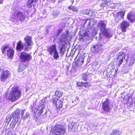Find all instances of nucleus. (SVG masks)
Returning a JSON list of instances; mask_svg holds the SVG:
<instances>
[{
	"instance_id": "35",
	"label": "nucleus",
	"mask_w": 135,
	"mask_h": 135,
	"mask_svg": "<svg viewBox=\"0 0 135 135\" xmlns=\"http://www.w3.org/2000/svg\"><path fill=\"white\" fill-rule=\"evenodd\" d=\"M19 71H22L25 69V67H24V65H20L19 66Z\"/></svg>"
},
{
	"instance_id": "1",
	"label": "nucleus",
	"mask_w": 135,
	"mask_h": 135,
	"mask_svg": "<svg viewBox=\"0 0 135 135\" xmlns=\"http://www.w3.org/2000/svg\"><path fill=\"white\" fill-rule=\"evenodd\" d=\"M107 21L104 20L100 21L98 25V27L100 29V32L98 37H96L97 40H99L102 39L104 36L107 37H111L112 34L109 29L106 28Z\"/></svg>"
},
{
	"instance_id": "2",
	"label": "nucleus",
	"mask_w": 135,
	"mask_h": 135,
	"mask_svg": "<svg viewBox=\"0 0 135 135\" xmlns=\"http://www.w3.org/2000/svg\"><path fill=\"white\" fill-rule=\"evenodd\" d=\"M21 95L19 88L16 86H13L11 89L9 99L12 102H14L20 98Z\"/></svg>"
},
{
	"instance_id": "8",
	"label": "nucleus",
	"mask_w": 135,
	"mask_h": 135,
	"mask_svg": "<svg viewBox=\"0 0 135 135\" xmlns=\"http://www.w3.org/2000/svg\"><path fill=\"white\" fill-rule=\"evenodd\" d=\"M15 15L16 16L17 18L18 19V22L20 23V22L22 23V22L24 21L25 16L23 14V13L19 11H16L15 12Z\"/></svg>"
},
{
	"instance_id": "25",
	"label": "nucleus",
	"mask_w": 135,
	"mask_h": 135,
	"mask_svg": "<svg viewBox=\"0 0 135 135\" xmlns=\"http://www.w3.org/2000/svg\"><path fill=\"white\" fill-rule=\"evenodd\" d=\"M127 18L131 22H132L133 21L134 19L133 16L132 12L131 11L129 12L127 15Z\"/></svg>"
},
{
	"instance_id": "19",
	"label": "nucleus",
	"mask_w": 135,
	"mask_h": 135,
	"mask_svg": "<svg viewBox=\"0 0 135 135\" xmlns=\"http://www.w3.org/2000/svg\"><path fill=\"white\" fill-rule=\"evenodd\" d=\"M24 47V44L21 41H19L17 44L16 50L18 51H21L23 49Z\"/></svg>"
},
{
	"instance_id": "9",
	"label": "nucleus",
	"mask_w": 135,
	"mask_h": 135,
	"mask_svg": "<svg viewBox=\"0 0 135 135\" xmlns=\"http://www.w3.org/2000/svg\"><path fill=\"white\" fill-rule=\"evenodd\" d=\"M102 109L104 111L106 112H108L110 111L111 108L108 99H107L103 103Z\"/></svg>"
},
{
	"instance_id": "37",
	"label": "nucleus",
	"mask_w": 135,
	"mask_h": 135,
	"mask_svg": "<svg viewBox=\"0 0 135 135\" xmlns=\"http://www.w3.org/2000/svg\"><path fill=\"white\" fill-rule=\"evenodd\" d=\"M83 82H78L76 83V84L78 86H83Z\"/></svg>"
},
{
	"instance_id": "23",
	"label": "nucleus",
	"mask_w": 135,
	"mask_h": 135,
	"mask_svg": "<svg viewBox=\"0 0 135 135\" xmlns=\"http://www.w3.org/2000/svg\"><path fill=\"white\" fill-rule=\"evenodd\" d=\"M14 51L11 49H8L7 52V55L9 58H11L13 57L14 54Z\"/></svg>"
},
{
	"instance_id": "10",
	"label": "nucleus",
	"mask_w": 135,
	"mask_h": 135,
	"mask_svg": "<svg viewBox=\"0 0 135 135\" xmlns=\"http://www.w3.org/2000/svg\"><path fill=\"white\" fill-rule=\"evenodd\" d=\"M102 46L100 44H98L96 45H94L91 48V52L94 53H97L101 50Z\"/></svg>"
},
{
	"instance_id": "12",
	"label": "nucleus",
	"mask_w": 135,
	"mask_h": 135,
	"mask_svg": "<svg viewBox=\"0 0 135 135\" xmlns=\"http://www.w3.org/2000/svg\"><path fill=\"white\" fill-rule=\"evenodd\" d=\"M53 102L55 105L57 109L62 107L63 103L61 100L55 98L53 99Z\"/></svg>"
},
{
	"instance_id": "38",
	"label": "nucleus",
	"mask_w": 135,
	"mask_h": 135,
	"mask_svg": "<svg viewBox=\"0 0 135 135\" xmlns=\"http://www.w3.org/2000/svg\"><path fill=\"white\" fill-rule=\"evenodd\" d=\"M12 117H9L7 119V118H6V123L8 122V124L9 123V121L11 120V119H12Z\"/></svg>"
},
{
	"instance_id": "31",
	"label": "nucleus",
	"mask_w": 135,
	"mask_h": 135,
	"mask_svg": "<svg viewBox=\"0 0 135 135\" xmlns=\"http://www.w3.org/2000/svg\"><path fill=\"white\" fill-rule=\"evenodd\" d=\"M88 75L86 74H83L81 75V78L83 80L86 81Z\"/></svg>"
},
{
	"instance_id": "30",
	"label": "nucleus",
	"mask_w": 135,
	"mask_h": 135,
	"mask_svg": "<svg viewBox=\"0 0 135 135\" xmlns=\"http://www.w3.org/2000/svg\"><path fill=\"white\" fill-rule=\"evenodd\" d=\"M9 49L8 48V46H4L3 48L2 49V52H3V54L4 53L5 54V52L7 51V50Z\"/></svg>"
},
{
	"instance_id": "33",
	"label": "nucleus",
	"mask_w": 135,
	"mask_h": 135,
	"mask_svg": "<svg viewBox=\"0 0 135 135\" xmlns=\"http://www.w3.org/2000/svg\"><path fill=\"white\" fill-rule=\"evenodd\" d=\"M59 13L60 12L58 11H54L52 13L53 15L55 17H57L58 16Z\"/></svg>"
},
{
	"instance_id": "6",
	"label": "nucleus",
	"mask_w": 135,
	"mask_h": 135,
	"mask_svg": "<svg viewBox=\"0 0 135 135\" xmlns=\"http://www.w3.org/2000/svg\"><path fill=\"white\" fill-rule=\"evenodd\" d=\"M128 55H124L123 52H120L117 54L115 58L117 61L118 62V66H120L123 61V59L126 62L128 59Z\"/></svg>"
},
{
	"instance_id": "27",
	"label": "nucleus",
	"mask_w": 135,
	"mask_h": 135,
	"mask_svg": "<svg viewBox=\"0 0 135 135\" xmlns=\"http://www.w3.org/2000/svg\"><path fill=\"white\" fill-rule=\"evenodd\" d=\"M24 114V110H22L21 113V116L22 118L23 119L26 118L29 115V114L27 112L26 113L25 115Z\"/></svg>"
},
{
	"instance_id": "14",
	"label": "nucleus",
	"mask_w": 135,
	"mask_h": 135,
	"mask_svg": "<svg viewBox=\"0 0 135 135\" xmlns=\"http://www.w3.org/2000/svg\"><path fill=\"white\" fill-rule=\"evenodd\" d=\"M10 73L8 70H3L1 74V81H5L7 78Z\"/></svg>"
},
{
	"instance_id": "40",
	"label": "nucleus",
	"mask_w": 135,
	"mask_h": 135,
	"mask_svg": "<svg viewBox=\"0 0 135 135\" xmlns=\"http://www.w3.org/2000/svg\"><path fill=\"white\" fill-rule=\"evenodd\" d=\"M8 135H16L14 133L13 134L12 132L11 131L10 132H8Z\"/></svg>"
},
{
	"instance_id": "45",
	"label": "nucleus",
	"mask_w": 135,
	"mask_h": 135,
	"mask_svg": "<svg viewBox=\"0 0 135 135\" xmlns=\"http://www.w3.org/2000/svg\"><path fill=\"white\" fill-rule=\"evenodd\" d=\"M2 97V95L1 94H0V98Z\"/></svg>"
},
{
	"instance_id": "36",
	"label": "nucleus",
	"mask_w": 135,
	"mask_h": 135,
	"mask_svg": "<svg viewBox=\"0 0 135 135\" xmlns=\"http://www.w3.org/2000/svg\"><path fill=\"white\" fill-rule=\"evenodd\" d=\"M65 52V50L63 47H61L60 49V53L62 55H63Z\"/></svg>"
},
{
	"instance_id": "13",
	"label": "nucleus",
	"mask_w": 135,
	"mask_h": 135,
	"mask_svg": "<svg viewBox=\"0 0 135 135\" xmlns=\"http://www.w3.org/2000/svg\"><path fill=\"white\" fill-rule=\"evenodd\" d=\"M129 23L126 21H123L121 23L120 27L122 31H126V28L129 26Z\"/></svg>"
},
{
	"instance_id": "3",
	"label": "nucleus",
	"mask_w": 135,
	"mask_h": 135,
	"mask_svg": "<svg viewBox=\"0 0 135 135\" xmlns=\"http://www.w3.org/2000/svg\"><path fill=\"white\" fill-rule=\"evenodd\" d=\"M52 131L55 135H64L66 133V128L62 125L58 124L53 127Z\"/></svg>"
},
{
	"instance_id": "22",
	"label": "nucleus",
	"mask_w": 135,
	"mask_h": 135,
	"mask_svg": "<svg viewBox=\"0 0 135 135\" xmlns=\"http://www.w3.org/2000/svg\"><path fill=\"white\" fill-rule=\"evenodd\" d=\"M11 14L9 18L10 20L12 22H16L18 24L19 23L18 22V19L17 18L16 15L13 14V13Z\"/></svg>"
},
{
	"instance_id": "28",
	"label": "nucleus",
	"mask_w": 135,
	"mask_h": 135,
	"mask_svg": "<svg viewBox=\"0 0 135 135\" xmlns=\"http://www.w3.org/2000/svg\"><path fill=\"white\" fill-rule=\"evenodd\" d=\"M130 61L129 62V66H132L134 63L135 59L133 57H132L130 59Z\"/></svg>"
},
{
	"instance_id": "29",
	"label": "nucleus",
	"mask_w": 135,
	"mask_h": 135,
	"mask_svg": "<svg viewBox=\"0 0 135 135\" xmlns=\"http://www.w3.org/2000/svg\"><path fill=\"white\" fill-rule=\"evenodd\" d=\"M55 94L56 96L59 97H60L62 96L63 93L61 91H57L55 92Z\"/></svg>"
},
{
	"instance_id": "26",
	"label": "nucleus",
	"mask_w": 135,
	"mask_h": 135,
	"mask_svg": "<svg viewBox=\"0 0 135 135\" xmlns=\"http://www.w3.org/2000/svg\"><path fill=\"white\" fill-rule=\"evenodd\" d=\"M122 131L115 129L113 130L110 135H120L122 133Z\"/></svg>"
},
{
	"instance_id": "24",
	"label": "nucleus",
	"mask_w": 135,
	"mask_h": 135,
	"mask_svg": "<svg viewBox=\"0 0 135 135\" xmlns=\"http://www.w3.org/2000/svg\"><path fill=\"white\" fill-rule=\"evenodd\" d=\"M83 11L84 14L90 16H93L94 15V12L92 10L87 9L86 10H84Z\"/></svg>"
},
{
	"instance_id": "39",
	"label": "nucleus",
	"mask_w": 135,
	"mask_h": 135,
	"mask_svg": "<svg viewBox=\"0 0 135 135\" xmlns=\"http://www.w3.org/2000/svg\"><path fill=\"white\" fill-rule=\"evenodd\" d=\"M84 35L85 36H89V34L88 32H85L84 33Z\"/></svg>"
},
{
	"instance_id": "42",
	"label": "nucleus",
	"mask_w": 135,
	"mask_h": 135,
	"mask_svg": "<svg viewBox=\"0 0 135 135\" xmlns=\"http://www.w3.org/2000/svg\"><path fill=\"white\" fill-rule=\"evenodd\" d=\"M24 50L25 51H28L29 50V47L28 46H27L25 47V48Z\"/></svg>"
},
{
	"instance_id": "17",
	"label": "nucleus",
	"mask_w": 135,
	"mask_h": 135,
	"mask_svg": "<svg viewBox=\"0 0 135 135\" xmlns=\"http://www.w3.org/2000/svg\"><path fill=\"white\" fill-rule=\"evenodd\" d=\"M85 57L84 56H80L77 60L75 61V64L78 66H80L84 62Z\"/></svg>"
},
{
	"instance_id": "34",
	"label": "nucleus",
	"mask_w": 135,
	"mask_h": 135,
	"mask_svg": "<svg viewBox=\"0 0 135 135\" xmlns=\"http://www.w3.org/2000/svg\"><path fill=\"white\" fill-rule=\"evenodd\" d=\"M69 8L72 10L74 12H77L78 11V9H77L76 7L73 6H71L69 7Z\"/></svg>"
},
{
	"instance_id": "7",
	"label": "nucleus",
	"mask_w": 135,
	"mask_h": 135,
	"mask_svg": "<svg viewBox=\"0 0 135 135\" xmlns=\"http://www.w3.org/2000/svg\"><path fill=\"white\" fill-rule=\"evenodd\" d=\"M32 58L30 54L25 52H22L20 54V60L21 62L29 61Z\"/></svg>"
},
{
	"instance_id": "4",
	"label": "nucleus",
	"mask_w": 135,
	"mask_h": 135,
	"mask_svg": "<svg viewBox=\"0 0 135 135\" xmlns=\"http://www.w3.org/2000/svg\"><path fill=\"white\" fill-rule=\"evenodd\" d=\"M47 51L49 54L53 56L55 60H57L59 57V52L57 51L55 45H52L48 47Z\"/></svg>"
},
{
	"instance_id": "15",
	"label": "nucleus",
	"mask_w": 135,
	"mask_h": 135,
	"mask_svg": "<svg viewBox=\"0 0 135 135\" xmlns=\"http://www.w3.org/2000/svg\"><path fill=\"white\" fill-rule=\"evenodd\" d=\"M69 31L66 30L65 32L64 33L60 39V41L61 42L67 41L69 38Z\"/></svg>"
},
{
	"instance_id": "46",
	"label": "nucleus",
	"mask_w": 135,
	"mask_h": 135,
	"mask_svg": "<svg viewBox=\"0 0 135 135\" xmlns=\"http://www.w3.org/2000/svg\"><path fill=\"white\" fill-rule=\"evenodd\" d=\"M32 135H36L35 134H33Z\"/></svg>"
},
{
	"instance_id": "5",
	"label": "nucleus",
	"mask_w": 135,
	"mask_h": 135,
	"mask_svg": "<svg viewBox=\"0 0 135 135\" xmlns=\"http://www.w3.org/2000/svg\"><path fill=\"white\" fill-rule=\"evenodd\" d=\"M20 110L17 109L12 113V117L13 118V120L11 122L10 126L11 128H14L17 123L18 120L20 118Z\"/></svg>"
},
{
	"instance_id": "21",
	"label": "nucleus",
	"mask_w": 135,
	"mask_h": 135,
	"mask_svg": "<svg viewBox=\"0 0 135 135\" xmlns=\"http://www.w3.org/2000/svg\"><path fill=\"white\" fill-rule=\"evenodd\" d=\"M37 0H27L26 3V6L29 8H31L33 4L36 3Z\"/></svg>"
},
{
	"instance_id": "18",
	"label": "nucleus",
	"mask_w": 135,
	"mask_h": 135,
	"mask_svg": "<svg viewBox=\"0 0 135 135\" xmlns=\"http://www.w3.org/2000/svg\"><path fill=\"white\" fill-rule=\"evenodd\" d=\"M32 37L29 36H27L25 38L24 40L28 46H31L33 44L32 41Z\"/></svg>"
},
{
	"instance_id": "43",
	"label": "nucleus",
	"mask_w": 135,
	"mask_h": 135,
	"mask_svg": "<svg viewBox=\"0 0 135 135\" xmlns=\"http://www.w3.org/2000/svg\"><path fill=\"white\" fill-rule=\"evenodd\" d=\"M90 59L89 58H88L87 59V62H88V63H89V60H90Z\"/></svg>"
},
{
	"instance_id": "32",
	"label": "nucleus",
	"mask_w": 135,
	"mask_h": 135,
	"mask_svg": "<svg viewBox=\"0 0 135 135\" xmlns=\"http://www.w3.org/2000/svg\"><path fill=\"white\" fill-rule=\"evenodd\" d=\"M83 86H84L86 88H87L90 86V84L88 82L83 83Z\"/></svg>"
},
{
	"instance_id": "41",
	"label": "nucleus",
	"mask_w": 135,
	"mask_h": 135,
	"mask_svg": "<svg viewBox=\"0 0 135 135\" xmlns=\"http://www.w3.org/2000/svg\"><path fill=\"white\" fill-rule=\"evenodd\" d=\"M61 31V30H59L58 31L57 34V36L59 35Z\"/></svg>"
},
{
	"instance_id": "20",
	"label": "nucleus",
	"mask_w": 135,
	"mask_h": 135,
	"mask_svg": "<svg viewBox=\"0 0 135 135\" xmlns=\"http://www.w3.org/2000/svg\"><path fill=\"white\" fill-rule=\"evenodd\" d=\"M44 108V107L42 106H40L39 107L38 106L36 109H35L34 112L38 113V115L40 116L42 114Z\"/></svg>"
},
{
	"instance_id": "16",
	"label": "nucleus",
	"mask_w": 135,
	"mask_h": 135,
	"mask_svg": "<svg viewBox=\"0 0 135 135\" xmlns=\"http://www.w3.org/2000/svg\"><path fill=\"white\" fill-rule=\"evenodd\" d=\"M117 13V16L115 17V20L117 22H118L119 20H121L120 18L119 19V16H120L121 18H123L125 14V12L123 11H120Z\"/></svg>"
},
{
	"instance_id": "44",
	"label": "nucleus",
	"mask_w": 135,
	"mask_h": 135,
	"mask_svg": "<svg viewBox=\"0 0 135 135\" xmlns=\"http://www.w3.org/2000/svg\"><path fill=\"white\" fill-rule=\"evenodd\" d=\"M88 22H89V23L90 22V20H86V22H88Z\"/></svg>"
},
{
	"instance_id": "11",
	"label": "nucleus",
	"mask_w": 135,
	"mask_h": 135,
	"mask_svg": "<svg viewBox=\"0 0 135 135\" xmlns=\"http://www.w3.org/2000/svg\"><path fill=\"white\" fill-rule=\"evenodd\" d=\"M111 0H103L102 1L100 6L102 7H105L107 5L108 6V8H110L112 9L114 8L115 7V5L113 3H111L109 5L108 3Z\"/></svg>"
}]
</instances>
